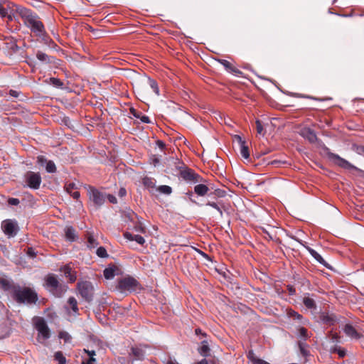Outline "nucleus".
<instances>
[{
	"instance_id": "obj_1",
	"label": "nucleus",
	"mask_w": 364,
	"mask_h": 364,
	"mask_svg": "<svg viewBox=\"0 0 364 364\" xmlns=\"http://www.w3.org/2000/svg\"><path fill=\"white\" fill-rule=\"evenodd\" d=\"M17 13L23 20L24 24L35 33V35L45 40L46 31L40 18L30 9L23 6L16 7Z\"/></svg>"
},
{
	"instance_id": "obj_2",
	"label": "nucleus",
	"mask_w": 364,
	"mask_h": 364,
	"mask_svg": "<svg viewBox=\"0 0 364 364\" xmlns=\"http://www.w3.org/2000/svg\"><path fill=\"white\" fill-rule=\"evenodd\" d=\"M14 298L19 303L35 304L38 300L37 293L28 287L18 288L14 291Z\"/></svg>"
},
{
	"instance_id": "obj_3",
	"label": "nucleus",
	"mask_w": 364,
	"mask_h": 364,
	"mask_svg": "<svg viewBox=\"0 0 364 364\" xmlns=\"http://www.w3.org/2000/svg\"><path fill=\"white\" fill-rule=\"evenodd\" d=\"M45 287L50 292L58 297L61 296L68 289L67 286L60 284L58 279L53 274H49L46 278Z\"/></svg>"
},
{
	"instance_id": "obj_4",
	"label": "nucleus",
	"mask_w": 364,
	"mask_h": 364,
	"mask_svg": "<svg viewBox=\"0 0 364 364\" xmlns=\"http://www.w3.org/2000/svg\"><path fill=\"white\" fill-rule=\"evenodd\" d=\"M24 186H27L33 190H37L40 188L42 178L39 173L28 171L24 175Z\"/></svg>"
},
{
	"instance_id": "obj_5",
	"label": "nucleus",
	"mask_w": 364,
	"mask_h": 364,
	"mask_svg": "<svg viewBox=\"0 0 364 364\" xmlns=\"http://www.w3.org/2000/svg\"><path fill=\"white\" fill-rule=\"evenodd\" d=\"M138 282L133 277H127L121 279L117 285V288L122 291H134L136 289Z\"/></svg>"
},
{
	"instance_id": "obj_6",
	"label": "nucleus",
	"mask_w": 364,
	"mask_h": 364,
	"mask_svg": "<svg viewBox=\"0 0 364 364\" xmlns=\"http://www.w3.org/2000/svg\"><path fill=\"white\" fill-rule=\"evenodd\" d=\"M77 289L81 296L86 301H90L92 297L93 287L90 282H79Z\"/></svg>"
},
{
	"instance_id": "obj_7",
	"label": "nucleus",
	"mask_w": 364,
	"mask_h": 364,
	"mask_svg": "<svg viewBox=\"0 0 364 364\" xmlns=\"http://www.w3.org/2000/svg\"><path fill=\"white\" fill-rule=\"evenodd\" d=\"M4 232L9 237H14L18 231L17 223L15 220L7 219L1 223Z\"/></svg>"
},
{
	"instance_id": "obj_8",
	"label": "nucleus",
	"mask_w": 364,
	"mask_h": 364,
	"mask_svg": "<svg viewBox=\"0 0 364 364\" xmlns=\"http://www.w3.org/2000/svg\"><path fill=\"white\" fill-rule=\"evenodd\" d=\"M36 328L38 332V338H42L43 340H46L50 338V331L46 323V321L41 318H38L35 323Z\"/></svg>"
},
{
	"instance_id": "obj_9",
	"label": "nucleus",
	"mask_w": 364,
	"mask_h": 364,
	"mask_svg": "<svg viewBox=\"0 0 364 364\" xmlns=\"http://www.w3.org/2000/svg\"><path fill=\"white\" fill-rule=\"evenodd\" d=\"M88 196L90 200L94 203L97 207H100L102 205L105 201V197L98 190L90 188L88 190Z\"/></svg>"
},
{
	"instance_id": "obj_10",
	"label": "nucleus",
	"mask_w": 364,
	"mask_h": 364,
	"mask_svg": "<svg viewBox=\"0 0 364 364\" xmlns=\"http://www.w3.org/2000/svg\"><path fill=\"white\" fill-rule=\"evenodd\" d=\"M328 158L336 165L346 169L355 168V166L349 163L346 159L340 157L338 154L329 153L328 154Z\"/></svg>"
},
{
	"instance_id": "obj_11",
	"label": "nucleus",
	"mask_w": 364,
	"mask_h": 364,
	"mask_svg": "<svg viewBox=\"0 0 364 364\" xmlns=\"http://www.w3.org/2000/svg\"><path fill=\"white\" fill-rule=\"evenodd\" d=\"M181 177L186 181L196 183L199 176L189 168H185L180 171Z\"/></svg>"
},
{
	"instance_id": "obj_12",
	"label": "nucleus",
	"mask_w": 364,
	"mask_h": 364,
	"mask_svg": "<svg viewBox=\"0 0 364 364\" xmlns=\"http://www.w3.org/2000/svg\"><path fill=\"white\" fill-rule=\"evenodd\" d=\"M299 134L307 139L311 143H314L317 140V136L314 130L309 127H304L299 131Z\"/></svg>"
},
{
	"instance_id": "obj_13",
	"label": "nucleus",
	"mask_w": 364,
	"mask_h": 364,
	"mask_svg": "<svg viewBox=\"0 0 364 364\" xmlns=\"http://www.w3.org/2000/svg\"><path fill=\"white\" fill-rule=\"evenodd\" d=\"M235 139L240 146V155L245 159H248L250 157L249 150L247 146L245 144V141L239 135L235 136Z\"/></svg>"
},
{
	"instance_id": "obj_14",
	"label": "nucleus",
	"mask_w": 364,
	"mask_h": 364,
	"mask_svg": "<svg viewBox=\"0 0 364 364\" xmlns=\"http://www.w3.org/2000/svg\"><path fill=\"white\" fill-rule=\"evenodd\" d=\"M343 331L347 336L351 339H358L360 337V334L356 331V329L350 324L345 325Z\"/></svg>"
},
{
	"instance_id": "obj_15",
	"label": "nucleus",
	"mask_w": 364,
	"mask_h": 364,
	"mask_svg": "<svg viewBox=\"0 0 364 364\" xmlns=\"http://www.w3.org/2000/svg\"><path fill=\"white\" fill-rule=\"evenodd\" d=\"M295 240H296L298 242H299L301 245H302L310 253V255L319 263L324 264L325 260L323 259V257L314 250L312 248L306 246L305 244L301 241L299 240L295 237H293Z\"/></svg>"
},
{
	"instance_id": "obj_16",
	"label": "nucleus",
	"mask_w": 364,
	"mask_h": 364,
	"mask_svg": "<svg viewBox=\"0 0 364 364\" xmlns=\"http://www.w3.org/2000/svg\"><path fill=\"white\" fill-rule=\"evenodd\" d=\"M64 275L69 279L70 282H74L77 279V274L73 272L69 265H65L60 269Z\"/></svg>"
},
{
	"instance_id": "obj_17",
	"label": "nucleus",
	"mask_w": 364,
	"mask_h": 364,
	"mask_svg": "<svg viewBox=\"0 0 364 364\" xmlns=\"http://www.w3.org/2000/svg\"><path fill=\"white\" fill-rule=\"evenodd\" d=\"M36 58L38 60H40L42 63L44 64L53 63L55 61L53 57L50 56L41 50L37 51Z\"/></svg>"
},
{
	"instance_id": "obj_18",
	"label": "nucleus",
	"mask_w": 364,
	"mask_h": 364,
	"mask_svg": "<svg viewBox=\"0 0 364 364\" xmlns=\"http://www.w3.org/2000/svg\"><path fill=\"white\" fill-rule=\"evenodd\" d=\"M6 48L8 50L7 55L11 57L14 54L16 53L20 48L17 46L14 41H9L6 43Z\"/></svg>"
},
{
	"instance_id": "obj_19",
	"label": "nucleus",
	"mask_w": 364,
	"mask_h": 364,
	"mask_svg": "<svg viewBox=\"0 0 364 364\" xmlns=\"http://www.w3.org/2000/svg\"><path fill=\"white\" fill-rule=\"evenodd\" d=\"M208 191V187L204 184H198L194 187V192L199 196H204Z\"/></svg>"
},
{
	"instance_id": "obj_20",
	"label": "nucleus",
	"mask_w": 364,
	"mask_h": 364,
	"mask_svg": "<svg viewBox=\"0 0 364 364\" xmlns=\"http://www.w3.org/2000/svg\"><path fill=\"white\" fill-rule=\"evenodd\" d=\"M0 16L1 18H8L9 20H12L11 11H10L8 5L5 7L0 4Z\"/></svg>"
},
{
	"instance_id": "obj_21",
	"label": "nucleus",
	"mask_w": 364,
	"mask_h": 364,
	"mask_svg": "<svg viewBox=\"0 0 364 364\" xmlns=\"http://www.w3.org/2000/svg\"><path fill=\"white\" fill-rule=\"evenodd\" d=\"M131 113L133 114V116L136 118H139L141 122L149 124L151 123V121L148 116L143 115L141 113L136 112L134 109H131Z\"/></svg>"
},
{
	"instance_id": "obj_22",
	"label": "nucleus",
	"mask_w": 364,
	"mask_h": 364,
	"mask_svg": "<svg viewBox=\"0 0 364 364\" xmlns=\"http://www.w3.org/2000/svg\"><path fill=\"white\" fill-rule=\"evenodd\" d=\"M303 303L305 306L309 309H316V308L315 301L309 296H304L303 297Z\"/></svg>"
},
{
	"instance_id": "obj_23",
	"label": "nucleus",
	"mask_w": 364,
	"mask_h": 364,
	"mask_svg": "<svg viewBox=\"0 0 364 364\" xmlns=\"http://www.w3.org/2000/svg\"><path fill=\"white\" fill-rule=\"evenodd\" d=\"M132 355L135 360H142L144 357V352L141 348L135 347L132 348Z\"/></svg>"
},
{
	"instance_id": "obj_24",
	"label": "nucleus",
	"mask_w": 364,
	"mask_h": 364,
	"mask_svg": "<svg viewBox=\"0 0 364 364\" xmlns=\"http://www.w3.org/2000/svg\"><path fill=\"white\" fill-rule=\"evenodd\" d=\"M146 83L151 87V89L153 90V92L156 94V95L159 96V89L157 82L154 80H153L150 77H147Z\"/></svg>"
},
{
	"instance_id": "obj_25",
	"label": "nucleus",
	"mask_w": 364,
	"mask_h": 364,
	"mask_svg": "<svg viewBox=\"0 0 364 364\" xmlns=\"http://www.w3.org/2000/svg\"><path fill=\"white\" fill-rule=\"evenodd\" d=\"M65 237L70 241H74L76 238L75 230L72 227H66L65 229Z\"/></svg>"
},
{
	"instance_id": "obj_26",
	"label": "nucleus",
	"mask_w": 364,
	"mask_h": 364,
	"mask_svg": "<svg viewBox=\"0 0 364 364\" xmlns=\"http://www.w3.org/2000/svg\"><path fill=\"white\" fill-rule=\"evenodd\" d=\"M115 271H116V269L114 267H109L105 268L104 270V272H103L104 277L107 279H112L114 278V277L115 275Z\"/></svg>"
},
{
	"instance_id": "obj_27",
	"label": "nucleus",
	"mask_w": 364,
	"mask_h": 364,
	"mask_svg": "<svg viewBox=\"0 0 364 364\" xmlns=\"http://www.w3.org/2000/svg\"><path fill=\"white\" fill-rule=\"evenodd\" d=\"M210 351L209 346L206 341L202 342V346L199 348V353L203 356H208Z\"/></svg>"
},
{
	"instance_id": "obj_28",
	"label": "nucleus",
	"mask_w": 364,
	"mask_h": 364,
	"mask_svg": "<svg viewBox=\"0 0 364 364\" xmlns=\"http://www.w3.org/2000/svg\"><path fill=\"white\" fill-rule=\"evenodd\" d=\"M69 305L71 306L72 310L75 313H77L78 308H77V300L74 297H70L68 301Z\"/></svg>"
},
{
	"instance_id": "obj_29",
	"label": "nucleus",
	"mask_w": 364,
	"mask_h": 364,
	"mask_svg": "<svg viewBox=\"0 0 364 364\" xmlns=\"http://www.w3.org/2000/svg\"><path fill=\"white\" fill-rule=\"evenodd\" d=\"M97 245L96 239L91 234L87 235V246L90 248L95 247Z\"/></svg>"
},
{
	"instance_id": "obj_30",
	"label": "nucleus",
	"mask_w": 364,
	"mask_h": 364,
	"mask_svg": "<svg viewBox=\"0 0 364 364\" xmlns=\"http://www.w3.org/2000/svg\"><path fill=\"white\" fill-rule=\"evenodd\" d=\"M54 357H55V360L56 361H58L59 364H65L66 359L61 352H60V351L56 352L55 353Z\"/></svg>"
},
{
	"instance_id": "obj_31",
	"label": "nucleus",
	"mask_w": 364,
	"mask_h": 364,
	"mask_svg": "<svg viewBox=\"0 0 364 364\" xmlns=\"http://www.w3.org/2000/svg\"><path fill=\"white\" fill-rule=\"evenodd\" d=\"M46 165V169L48 173H55L56 171V167L53 161H48Z\"/></svg>"
},
{
	"instance_id": "obj_32",
	"label": "nucleus",
	"mask_w": 364,
	"mask_h": 364,
	"mask_svg": "<svg viewBox=\"0 0 364 364\" xmlns=\"http://www.w3.org/2000/svg\"><path fill=\"white\" fill-rule=\"evenodd\" d=\"M158 191L162 193L168 195V194L171 193L172 188L168 186L163 185V186H160L158 188Z\"/></svg>"
},
{
	"instance_id": "obj_33",
	"label": "nucleus",
	"mask_w": 364,
	"mask_h": 364,
	"mask_svg": "<svg viewBox=\"0 0 364 364\" xmlns=\"http://www.w3.org/2000/svg\"><path fill=\"white\" fill-rule=\"evenodd\" d=\"M97 255L102 258H105L108 256L106 249L103 247H100L97 250Z\"/></svg>"
},
{
	"instance_id": "obj_34",
	"label": "nucleus",
	"mask_w": 364,
	"mask_h": 364,
	"mask_svg": "<svg viewBox=\"0 0 364 364\" xmlns=\"http://www.w3.org/2000/svg\"><path fill=\"white\" fill-rule=\"evenodd\" d=\"M218 61L221 65H223L227 70H230L232 71H234V69L232 68V65L228 60H223V59H218Z\"/></svg>"
},
{
	"instance_id": "obj_35",
	"label": "nucleus",
	"mask_w": 364,
	"mask_h": 364,
	"mask_svg": "<svg viewBox=\"0 0 364 364\" xmlns=\"http://www.w3.org/2000/svg\"><path fill=\"white\" fill-rule=\"evenodd\" d=\"M59 338L63 339L65 342H69L71 340L70 335L66 331H61L59 333Z\"/></svg>"
},
{
	"instance_id": "obj_36",
	"label": "nucleus",
	"mask_w": 364,
	"mask_h": 364,
	"mask_svg": "<svg viewBox=\"0 0 364 364\" xmlns=\"http://www.w3.org/2000/svg\"><path fill=\"white\" fill-rule=\"evenodd\" d=\"M50 82L56 87H61L63 85V83L58 78L50 77Z\"/></svg>"
},
{
	"instance_id": "obj_37",
	"label": "nucleus",
	"mask_w": 364,
	"mask_h": 364,
	"mask_svg": "<svg viewBox=\"0 0 364 364\" xmlns=\"http://www.w3.org/2000/svg\"><path fill=\"white\" fill-rule=\"evenodd\" d=\"M299 336L304 340H306L309 337L307 330L304 327L300 328L299 329Z\"/></svg>"
},
{
	"instance_id": "obj_38",
	"label": "nucleus",
	"mask_w": 364,
	"mask_h": 364,
	"mask_svg": "<svg viewBox=\"0 0 364 364\" xmlns=\"http://www.w3.org/2000/svg\"><path fill=\"white\" fill-rule=\"evenodd\" d=\"M255 124H256V128H257V133L259 134L264 135V129H263L261 122L259 119H257V120H256Z\"/></svg>"
},
{
	"instance_id": "obj_39",
	"label": "nucleus",
	"mask_w": 364,
	"mask_h": 364,
	"mask_svg": "<svg viewBox=\"0 0 364 364\" xmlns=\"http://www.w3.org/2000/svg\"><path fill=\"white\" fill-rule=\"evenodd\" d=\"M288 314L290 317L293 318L294 319L301 320L303 318L301 314L293 310H290Z\"/></svg>"
},
{
	"instance_id": "obj_40",
	"label": "nucleus",
	"mask_w": 364,
	"mask_h": 364,
	"mask_svg": "<svg viewBox=\"0 0 364 364\" xmlns=\"http://www.w3.org/2000/svg\"><path fill=\"white\" fill-rule=\"evenodd\" d=\"M206 205L215 208V210H218V212L220 213L221 216L223 215V211L217 203L214 202H208Z\"/></svg>"
},
{
	"instance_id": "obj_41",
	"label": "nucleus",
	"mask_w": 364,
	"mask_h": 364,
	"mask_svg": "<svg viewBox=\"0 0 364 364\" xmlns=\"http://www.w3.org/2000/svg\"><path fill=\"white\" fill-rule=\"evenodd\" d=\"M299 348L301 353L304 355L306 356L309 353L308 350L306 349V344L304 342H299Z\"/></svg>"
},
{
	"instance_id": "obj_42",
	"label": "nucleus",
	"mask_w": 364,
	"mask_h": 364,
	"mask_svg": "<svg viewBox=\"0 0 364 364\" xmlns=\"http://www.w3.org/2000/svg\"><path fill=\"white\" fill-rule=\"evenodd\" d=\"M133 241H136L139 245H144L145 242L144 238L139 235H134Z\"/></svg>"
},
{
	"instance_id": "obj_43",
	"label": "nucleus",
	"mask_w": 364,
	"mask_h": 364,
	"mask_svg": "<svg viewBox=\"0 0 364 364\" xmlns=\"http://www.w3.org/2000/svg\"><path fill=\"white\" fill-rule=\"evenodd\" d=\"M65 188L68 193H70L75 189V185L73 183H68L65 186Z\"/></svg>"
},
{
	"instance_id": "obj_44",
	"label": "nucleus",
	"mask_w": 364,
	"mask_h": 364,
	"mask_svg": "<svg viewBox=\"0 0 364 364\" xmlns=\"http://www.w3.org/2000/svg\"><path fill=\"white\" fill-rule=\"evenodd\" d=\"M8 203L11 205H17L19 204V200L18 198H11L9 199Z\"/></svg>"
},
{
	"instance_id": "obj_45",
	"label": "nucleus",
	"mask_w": 364,
	"mask_h": 364,
	"mask_svg": "<svg viewBox=\"0 0 364 364\" xmlns=\"http://www.w3.org/2000/svg\"><path fill=\"white\" fill-rule=\"evenodd\" d=\"M37 161L39 164L42 166L46 164V163L48 162L46 159L43 156H38L37 158Z\"/></svg>"
},
{
	"instance_id": "obj_46",
	"label": "nucleus",
	"mask_w": 364,
	"mask_h": 364,
	"mask_svg": "<svg viewBox=\"0 0 364 364\" xmlns=\"http://www.w3.org/2000/svg\"><path fill=\"white\" fill-rule=\"evenodd\" d=\"M0 283L1 284V285L3 286V287L5 289H8L10 287L9 282L8 281H6V279H0Z\"/></svg>"
},
{
	"instance_id": "obj_47",
	"label": "nucleus",
	"mask_w": 364,
	"mask_h": 364,
	"mask_svg": "<svg viewBox=\"0 0 364 364\" xmlns=\"http://www.w3.org/2000/svg\"><path fill=\"white\" fill-rule=\"evenodd\" d=\"M96 360L95 358H89L87 360H84L82 364H95Z\"/></svg>"
},
{
	"instance_id": "obj_48",
	"label": "nucleus",
	"mask_w": 364,
	"mask_h": 364,
	"mask_svg": "<svg viewBox=\"0 0 364 364\" xmlns=\"http://www.w3.org/2000/svg\"><path fill=\"white\" fill-rule=\"evenodd\" d=\"M124 237L128 240H130V241H133L134 240V235H132V233L129 232H126L124 234Z\"/></svg>"
},
{
	"instance_id": "obj_49",
	"label": "nucleus",
	"mask_w": 364,
	"mask_h": 364,
	"mask_svg": "<svg viewBox=\"0 0 364 364\" xmlns=\"http://www.w3.org/2000/svg\"><path fill=\"white\" fill-rule=\"evenodd\" d=\"M70 194L75 199H78L80 196V192L77 191H74L71 192Z\"/></svg>"
},
{
	"instance_id": "obj_50",
	"label": "nucleus",
	"mask_w": 364,
	"mask_h": 364,
	"mask_svg": "<svg viewBox=\"0 0 364 364\" xmlns=\"http://www.w3.org/2000/svg\"><path fill=\"white\" fill-rule=\"evenodd\" d=\"M335 350H336L338 352V353L341 358L344 357L346 354V352L344 349L338 348V349H336Z\"/></svg>"
},
{
	"instance_id": "obj_51",
	"label": "nucleus",
	"mask_w": 364,
	"mask_h": 364,
	"mask_svg": "<svg viewBox=\"0 0 364 364\" xmlns=\"http://www.w3.org/2000/svg\"><path fill=\"white\" fill-rule=\"evenodd\" d=\"M107 198L109 200V202L112 203L114 204V203H117V198L114 196H112V195H109L107 196Z\"/></svg>"
},
{
	"instance_id": "obj_52",
	"label": "nucleus",
	"mask_w": 364,
	"mask_h": 364,
	"mask_svg": "<svg viewBox=\"0 0 364 364\" xmlns=\"http://www.w3.org/2000/svg\"><path fill=\"white\" fill-rule=\"evenodd\" d=\"M135 230L138 232H145V228L141 225H138L135 227Z\"/></svg>"
},
{
	"instance_id": "obj_53",
	"label": "nucleus",
	"mask_w": 364,
	"mask_h": 364,
	"mask_svg": "<svg viewBox=\"0 0 364 364\" xmlns=\"http://www.w3.org/2000/svg\"><path fill=\"white\" fill-rule=\"evenodd\" d=\"M127 194V191L124 188H121L119 191V196L123 197Z\"/></svg>"
},
{
	"instance_id": "obj_54",
	"label": "nucleus",
	"mask_w": 364,
	"mask_h": 364,
	"mask_svg": "<svg viewBox=\"0 0 364 364\" xmlns=\"http://www.w3.org/2000/svg\"><path fill=\"white\" fill-rule=\"evenodd\" d=\"M215 194L219 197H223L225 196V191L218 189V190H215Z\"/></svg>"
},
{
	"instance_id": "obj_55",
	"label": "nucleus",
	"mask_w": 364,
	"mask_h": 364,
	"mask_svg": "<svg viewBox=\"0 0 364 364\" xmlns=\"http://www.w3.org/2000/svg\"><path fill=\"white\" fill-rule=\"evenodd\" d=\"M27 254L32 257H34L36 256V252L32 248H28Z\"/></svg>"
},
{
	"instance_id": "obj_56",
	"label": "nucleus",
	"mask_w": 364,
	"mask_h": 364,
	"mask_svg": "<svg viewBox=\"0 0 364 364\" xmlns=\"http://www.w3.org/2000/svg\"><path fill=\"white\" fill-rule=\"evenodd\" d=\"M85 351L87 353V355L90 356V358H92L95 355V350H85Z\"/></svg>"
},
{
	"instance_id": "obj_57",
	"label": "nucleus",
	"mask_w": 364,
	"mask_h": 364,
	"mask_svg": "<svg viewBox=\"0 0 364 364\" xmlns=\"http://www.w3.org/2000/svg\"><path fill=\"white\" fill-rule=\"evenodd\" d=\"M10 95L14 97H17L18 96V92L15 90H10Z\"/></svg>"
},
{
	"instance_id": "obj_58",
	"label": "nucleus",
	"mask_w": 364,
	"mask_h": 364,
	"mask_svg": "<svg viewBox=\"0 0 364 364\" xmlns=\"http://www.w3.org/2000/svg\"><path fill=\"white\" fill-rule=\"evenodd\" d=\"M196 364H208V360L206 359H202L200 361L198 362Z\"/></svg>"
},
{
	"instance_id": "obj_59",
	"label": "nucleus",
	"mask_w": 364,
	"mask_h": 364,
	"mask_svg": "<svg viewBox=\"0 0 364 364\" xmlns=\"http://www.w3.org/2000/svg\"><path fill=\"white\" fill-rule=\"evenodd\" d=\"M157 144L158 146L160 147V148H164V144L163 141H157Z\"/></svg>"
},
{
	"instance_id": "obj_60",
	"label": "nucleus",
	"mask_w": 364,
	"mask_h": 364,
	"mask_svg": "<svg viewBox=\"0 0 364 364\" xmlns=\"http://www.w3.org/2000/svg\"><path fill=\"white\" fill-rule=\"evenodd\" d=\"M159 160L158 159H154V164L156 166L157 164H159Z\"/></svg>"
},
{
	"instance_id": "obj_61",
	"label": "nucleus",
	"mask_w": 364,
	"mask_h": 364,
	"mask_svg": "<svg viewBox=\"0 0 364 364\" xmlns=\"http://www.w3.org/2000/svg\"><path fill=\"white\" fill-rule=\"evenodd\" d=\"M196 334L201 333V330H200V329H199V328H196Z\"/></svg>"
},
{
	"instance_id": "obj_62",
	"label": "nucleus",
	"mask_w": 364,
	"mask_h": 364,
	"mask_svg": "<svg viewBox=\"0 0 364 364\" xmlns=\"http://www.w3.org/2000/svg\"><path fill=\"white\" fill-rule=\"evenodd\" d=\"M138 93H139V95L140 96H141V97H143V96H144V93H143L142 90H139Z\"/></svg>"
},
{
	"instance_id": "obj_63",
	"label": "nucleus",
	"mask_w": 364,
	"mask_h": 364,
	"mask_svg": "<svg viewBox=\"0 0 364 364\" xmlns=\"http://www.w3.org/2000/svg\"><path fill=\"white\" fill-rule=\"evenodd\" d=\"M360 151L364 154V146L360 148Z\"/></svg>"
}]
</instances>
